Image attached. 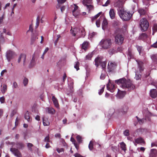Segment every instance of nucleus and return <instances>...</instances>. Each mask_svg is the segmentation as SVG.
Returning a JSON list of instances; mask_svg holds the SVG:
<instances>
[{
  "label": "nucleus",
  "instance_id": "1",
  "mask_svg": "<svg viewBox=\"0 0 157 157\" xmlns=\"http://www.w3.org/2000/svg\"><path fill=\"white\" fill-rule=\"evenodd\" d=\"M124 2L123 1H119L114 4V6L117 8L118 14L123 21L128 20V12L125 11L123 8Z\"/></svg>",
  "mask_w": 157,
  "mask_h": 157
},
{
  "label": "nucleus",
  "instance_id": "2",
  "mask_svg": "<svg viewBox=\"0 0 157 157\" xmlns=\"http://www.w3.org/2000/svg\"><path fill=\"white\" fill-rule=\"evenodd\" d=\"M99 44L103 49H108L112 44V40L110 38L103 39L100 41Z\"/></svg>",
  "mask_w": 157,
  "mask_h": 157
},
{
  "label": "nucleus",
  "instance_id": "3",
  "mask_svg": "<svg viewBox=\"0 0 157 157\" xmlns=\"http://www.w3.org/2000/svg\"><path fill=\"white\" fill-rule=\"evenodd\" d=\"M140 25L142 31H146L149 27V23L147 20L145 18L141 19L140 22Z\"/></svg>",
  "mask_w": 157,
  "mask_h": 157
},
{
  "label": "nucleus",
  "instance_id": "4",
  "mask_svg": "<svg viewBox=\"0 0 157 157\" xmlns=\"http://www.w3.org/2000/svg\"><path fill=\"white\" fill-rule=\"evenodd\" d=\"M115 82L120 86L123 89L128 88V82L125 78H122L116 80Z\"/></svg>",
  "mask_w": 157,
  "mask_h": 157
},
{
  "label": "nucleus",
  "instance_id": "5",
  "mask_svg": "<svg viewBox=\"0 0 157 157\" xmlns=\"http://www.w3.org/2000/svg\"><path fill=\"white\" fill-rule=\"evenodd\" d=\"M115 39V42L116 44H121L123 42L124 37L121 34H118L116 35Z\"/></svg>",
  "mask_w": 157,
  "mask_h": 157
},
{
  "label": "nucleus",
  "instance_id": "6",
  "mask_svg": "<svg viewBox=\"0 0 157 157\" xmlns=\"http://www.w3.org/2000/svg\"><path fill=\"white\" fill-rule=\"evenodd\" d=\"M78 30L79 31V33H81V34L80 35V37H84L85 36V29L81 27L80 29H78L77 28H75L74 29L72 33L73 34L74 36H75L76 34H77V33H76V31H77Z\"/></svg>",
  "mask_w": 157,
  "mask_h": 157
},
{
  "label": "nucleus",
  "instance_id": "7",
  "mask_svg": "<svg viewBox=\"0 0 157 157\" xmlns=\"http://www.w3.org/2000/svg\"><path fill=\"white\" fill-rule=\"evenodd\" d=\"M117 65V64L115 62H109L107 67L108 72H113L116 68Z\"/></svg>",
  "mask_w": 157,
  "mask_h": 157
},
{
  "label": "nucleus",
  "instance_id": "8",
  "mask_svg": "<svg viewBox=\"0 0 157 157\" xmlns=\"http://www.w3.org/2000/svg\"><path fill=\"white\" fill-rule=\"evenodd\" d=\"M105 59L102 56H98L95 60V65L97 67H98L99 64L103 62Z\"/></svg>",
  "mask_w": 157,
  "mask_h": 157
},
{
  "label": "nucleus",
  "instance_id": "9",
  "mask_svg": "<svg viewBox=\"0 0 157 157\" xmlns=\"http://www.w3.org/2000/svg\"><path fill=\"white\" fill-rule=\"evenodd\" d=\"M14 52L11 50L7 51L6 52V57L8 62L13 58Z\"/></svg>",
  "mask_w": 157,
  "mask_h": 157
},
{
  "label": "nucleus",
  "instance_id": "10",
  "mask_svg": "<svg viewBox=\"0 0 157 157\" xmlns=\"http://www.w3.org/2000/svg\"><path fill=\"white\" fill-rule=\"evenodd\" d=\"M10 151L17 157H21V154L18 149L12 147L10 149Z\"/></svg>",
  "mask_w": 157,
  "mask_h": 157
},
{
  "label": "nucleus",
  "instance_id": "11",
  "mask_svg": "<svg viewBox=\"0 0 157 157\" xmlns=\"http://www.w3.org/2000/svg\"><path fill=\"white\" fill-rule=\"evenodd\" d=\"M109 14V17L111 19H114L115 18L116 11L113 9H110Z\"/></svg>",
  "mask_w": 157,
  "mask_h": 157
},
{
  "label": "nucleus",
  "instance_id": "12",
  "mask_svg": "<svg viewBox=\"0 0 157 157\" xmlns=\"http://www.w3.org/2000/svg\"><path fill=\"white\" fill-rule=\"evenodd\" d=\"M126 94V92L125 91H121L118 90L117 97L118 98L121 99L125 96Z\"/></svg>",
  "mask_w": 157,
  "mask_h": 157
},
{
  "label": "nucleus",
  "instance_id": "13",
  "mask_svg": "<svg viewBox=\"0 0 157 157\" xmlns=\"http://www.w3.org/2000/svg\"><path fill=\"white\" fill-rule=\"evenodd\" d=\"M128 111L127 103H126L123 105L121 109V112L123 115L127 113Z\"/></svg>",
  "mask_w": 157,
  "mask_h": 157
},
{
  "label": "nucleus",
  "instance_id": "14",
  "mask_svg": "<svg viewBox=\"0 0 157 157\" xmlns=\"http://www.w3.org/2000/svg\"><path fill=\"white\" fill-rule=\"evenodd\" d=\"M136 61L138 63V68L140 71V72L143 71L144 70V63L142 61L139 60H136Z\"/></svg>",
  "mask_w": 157,
  "mask_h": 157
},
{
  "label": "nucleus",
  "instance_id": "15",
  "mask_svg": "<svg viewBox=\"0 0 157 157\" xmlns=\"http://www.w3.org/2000/svg\"><path fill=\"white\" fill-rule=\"evenodd\" d=\"M67 80L68 82V84L69 87L71 91H72V89L73 88L74 82L73 80L71 78H68Z\"/></svg>",
  "mask_w": 157,
  "mask_h": 157
},
{
  "label": "nucleus",
  "instance_id": "16",
  "mask_svg": "<svg viewBox=\"0 0 157 157\" xmlns=\"http://www.w3.org/2000/svg\"><path fill=\"white\" fill-rule=\"evenodd\" d=\"M16 145L17 148L19 149H22L25 146V144L21 141L17 142Z\"/></svg>",
  "mask_w": 157,
  "mask_h": 157
},
{
  "label": "nucleus",
  "instance_id": "17",
  "mask_svg": "<svg viewBox=\"0 0 157 157\" xmlns=\"http://www.w3.org/2000/svg\"><path fill=\"white\" fill-rule=\"evenodd\" d=\"M26 55L25 54H21L20 56H19L18 60V62L19 63L21 60V59H22L23 60V65H25V60L26 59Z\"/></svg>",
  "mask_w": 157,
  "mask_h": 157
},
{
  "label": "nucleus",
  "instance_id": "18",
  "mask_svg": "<svg viewBox=\"0 0 157 157\" xmlns=\"http://www.w3.org/2000/svg\"><path fill=\"white\" fill-rule=\"evenodd\" d=\"M90 45V43L89 42L87 41H84L82 44L81 46V48L82 49L85 50H86Z\"/></svg>",
  "mask_w": 157,
  "mask_h": 157
},
{
  "label": "nucleus",
  "instance_id": "19",
  "mask_svg": "<svg viewBox=\"0 0 157 157\" xmlns=\"http://www.w3.org/2000/svg\"><path fill=\"white\" fill-rule=\"evenodd\" d=\"M107 89L111 92H113L114 90V86L111 83H109L106 85Z\"/></svg>",
  "mask_w": 157,
  "mask_h": 157
},
{
  "label": "nucleus",
  "instance_id": "20",
  "mask_svg": "<svg viewBox=\"0 0 157 157\" xmlns=\"http://www.w3.org/2000/svg\"><path fill=\"white\" fill-rule=\"evenodd\" d=\"M35 55L34 54L32 56V59L29 65V67H32L34 66L36 64V61H35Z\"/></svg>",
  "mask_w": 157,
  "mask_h": 157
},
{
  "label": "nucleus",
  "instance_id": "21",
  "mask_svg": "<svg viewBox=\"0 0 157 157\" xmlns=\"http://www.w3.org/2000/svg\"><path fill=\"white\" fill-rule=\"evenodd\" d=\"M52 99L55 106L57 108H59V105L57 99L54 96H52Z\"/></svg>",
  "mask_w": 157,
  "mask_h": 157
},
{
  "label": "nucleus",
  "instance_id": "22",
  "mask_svg": "<svg viewBox=\"0 0 157 157\" xmlns=\"http://www.w3.org/2000/svg\"><path fill=\"white\" fill-rule=\"evenodd\" d=\"M151 96L153 98H155L157 96V92L155 89H153L150 91Z\"/></svg>",
  "mask_w": 157,
  "mask_h": 157
},
{
  "label": "nucleus",
  "instance_id": "23",
  "mask_svg": "<svg viewBox=\"0 0 157 157\" xmlns=\"http://www.w3.org/2000/svg\"><path fill=\"white\" fill-rule=\"evenodd\" d=\"M134 54L131 49H128V59H134Z\"/></svg>",
  "mask_w": 157,
  "mask_h": 157
},
{
  "label": "nucleus",
  "instance_id": "24",
  "mask_svg": "<svg viewBox=\"0 0 157 157\" xmlns=\"http://www.w3.org/2000/svg\"><path fill=\"white\" fill-rule=\"evenodd\" d=\"M157 155V151L155 149H151L150 153L151 157H155Z\"/></svg>",
  "mask_w": 157,
  "mask_h": 157
},
{
  "label": "nucleus",
  "instance_id": "25",
  "mask_svg": "<svg viewBox=\"0 0 157 157\" xmlns=\"http://www.w3.org/2000/svg\"><path fill=\"white\" fill-rule=\"evenodd\" d=\"M66 0H57L58 4L56 6V8L57 9H59L62 6V4L64 3Z\"/></svg>",
  "mask_w": 157,
  "mask_h": 157
},
{
  "label": "nucleus",
  "instance_id": "26",
  "mask_svg": "<svg viewBox=\"0 0 157 157\" xmlns=\"http://www.w3.org/2000/svg\"><path fill=\"white\" fill-rule=\"evenodd\" d=\"M119 144L120 147L122 149V150L124 151V152H125L126 151V144L123 142L121 143H119Z\"/></svg>",
  "mask_w": 157,
  "mask_h": 157
},
{
  "label": "nucleus",
  "instance_id": "27",
  "mask_svg": "<svg viewBox=\"0 0 157 157\" xmlns=\"http://www.w3.org/2000/svg\"><path fill=\"white\" fill-rule=\"evenodd\" d=\"M128 90H133L135 88V86L132 83V82L130 81L129 79H128Z\"/></svg>",
  "mask_w": 157,
  "mask_h": 157
},
{
  "label": "nucleus",
  "instance_id": "28",
  "mask_svg": "<svg viewBox=\"0 0 157 157\" xmlns=\"http://www.w3.org/2000/svg\"><path fill=\"white\" fill-rule=\"evenodd\" d=\"M135 142L138 144L145 143L144 140L141 137H139L135 139Z\"/></svg>",
  "mask_w": 157,
  "mask_h": 157
},
{
  "label": "nucleus",
  "instance_id": "29",
  "mask_svg": "<svg viewBox=\"0 0 157 157\" xmlns=\"http://www.w3.org/2000/svg\"><path fill=\"white\" fill-rule=\"evenodd\" d=\"M84 6H86L87 9L88 10L89 12L90 13V12L92 10H93L94 9V6L93 5H88L87 4H85L84 5Z\"/></svg>",
  "mask_w": 157,
  "mask_h": 157
},
{
  "label": "nucleus",
  "instance_id": "30",
  "mask_svg": "<svg viewBox=\"0 0 157 157\" xmlns=\"http://www.w3.org/2000/svg\"><path fill=\"white\" fill-rule=\"evenodd\" d=\"M100 65H101V67L102 69V71L106 70V62L105 60L103 62L101 63Z\"/></svg>",
  "mask_w": 157,
  "mask_h": 157
},
{
  "label": "nucleus",
  "instance_id": "31",
  "mask_svg": "<svg viewBox=\"0 0 157 157\" xmlns=\"http://www.w3.org/2000/svg\"><path fill=\"white\" fill-rule=\"evenodd\" d=\"M25 119L27 120L28 122L31 121V118L29 116V113L28 111L25 114Z\"/></svg>",
  "mask_w": 157,
  "mask_h": 157
},
{
  "label": "nucleus",
  "instance_id": "32",
  "mask_svg": "<svg viewBox=\"0 0 157 157\" xmlns=\"http://www.w3.org/2000/svg\"><path fill=\"white\" fill-rule=\"evenodd\" d=\"M106 70L102 71L101 75L100 76V78L102 80L104 79L106 77Z\"/></svg>",
  "mask_w": 157,
  "mask_h": 157
},
{
  "label": "nucleus",
  "instance_id": "33",
  "mask_svg": "<svg viewBox=\"0 0 157 157\" xmlns=\"http://www.w3.org/2000/svg\"><path fill=\"white\" fill-rule=\"evenodd\" d=\"M74 9L72 11V13L74 16H76L77 14H75V11H76L78 9V7L75 4H74Z\"/></svg>",
  "mask_w": 157,
  "mask_h": 157
},
{
  "label": "nucleus",
  "instance_id": "34",
  "mask_svg": "<svg viewBox=\"0 0 157 157\" xmlns=\"http://www.w3.org/2000/svg\"><path fill=\"white\" fill-rule=\"evenodd\" d=\"M43 122L44 125L45 126H48L50 124V123L48 119L46 118L44 119V117H43Z\"/></svg>",
  "mask_w": 157,
  "mask_h": 157
},
{
  "label": "nucleus",
  "instance_id": "35",
  "mask_svg": "<svg viewBox=\"0 0 157 157\" xmlns=\"http://www.w3.org/2000/svg\"><path fill=\"white\" fill-rule=\"evenodd\" d=\"M138 12L141 16L144 15L146 13V12L144 9H140L138 10Z\"/></svg>",
  "mask_w": 157,
  "mask_h": 157
},
{
  "label": "nucleus",
  "instance_id": "36",
  "mask_svg": "<svg viewBox=\"0 0 157 157\" xmlns=\"http://www.w3.org/2000/svg\"><path fill=\"white\" fill-rule=\"evenodd\" d=\"M7 89V86L6 84H3L2 89L1 90L2 92L4 94L6 92Z\"/></svg>",
  "mask_w": 157,
  "mask_h": 157
},
{
  "label": "nucleus",
  "instance_id": "37",
  "mask_svg": "<svg viewBox=\"0 0 157 157\" xmlns=\"http://www.w3.org/2000/svg\"><path fill=\"white\" fill-rule=\"evenodd\" d=\"M48 112L49 113L53 114L55 112V110L54 109L52 108H47Z\"/></svg>",
  "mask_w": 157,
  "mask_h": 157
},
{
  "label": "nucleus",
  "instance_id": "38",
  "mask_svg": "<svg viewBox=\"0 0 157 157\" xmlns=\"http://www.w3.org/2000/svg\"><path fill=\"white\" fill-rule=\"evenodd\" d=\"M136 48L138 51L140 55L143 52V49L142 46H139L138 45L136 46Z\"/></svg>",
  "mask_w": 157,
  "mask_h": 157
},
{
  "label": "nucleus",
  "instance_id": "39",
  "mask_svg": "<svg viewBox=\"0 0 157 157\" xmlns=\"http://www.w3.org/2000/svg\"><path fill=\"white\" fill-rule=\"evenodd\" d=\"M101 12H100L99 13H98L97 14L95 15V16L91 18V20L92 21H94L96 19H97L101 14Z\"/></svg>",
  "mask_w": 157,
  "mask_h": 157
},
{
  "label": "nucleus",
  "instance_id": "40",
  "mask_svg": "<svg viewBox=\"0 0 157 157\" xmlns=\"http://www.w3.org/2000/svg\"><path fill=\"white\" fill-rule=\"evenodd\" d=\"M109 52L110 55H113L117 52L116 50L114 48H112L109 51Z\"/></svg>",
  "mask_w": 157,
  "mask_h": 157
},
{
  "label": "nucleus",
  "instance_id": "41",
  "mask_svg": "<svg viewBox=\"0 0 157 157\" xmlns=\"http://www.w3.org/2000/svg\"><path fill=\"white\" fill-rule=\"evenodd\" d=\"M147 37V35L145 33H142L139 36V38L142 40H144Z\"/></svg>",
  "mask_w": 157,
  "mask_h": 157
},
{
  "label": "nucleus",
  "instance_id": "42",
  "mask_svg": "<svg viewBox=\"0 0 157 157\" xmlns=\"http://www.w3.org/2000/svg\"><path fill=\"white\" fill-rule=\"evenodd\" d=\"M136 118H137L138 122H139L140 124H143L144 122L146 121V120L144 119H140L137 116L136 117Z\"/></svg>",
  "mask_w": 157,
  "mask_h": 157
},
{
  "label": "nucleus",
  "instance_id": "43",
  "mask_svg": "<svg viewBox=\"0 0 157 157\" xmlns=\"http://www.w3.org/2000/svg\"><path fill=\"white\" fill-rule=\"evenodd\" d=\"M150 0H143V5L145 6V8H147L146 6H147L149 3V1Z\"/></svg>",
  "mask_w": 157,
  "mask_h": 157
},
{
  "label": "nucleus",
  "instance_id": "44",
  "mask_svg": "<svg viewBox=\"0 0 157 157\" xmlns=\"http://www.w3.org/2000/svg\"><path fill=\"white\" fill-rule=\"evenodd\" d=\"M82 2L84 5L85 4H91L92 3V0H83Z\"/></svg>",
  "mask_w": 157,
  "mask_h": 157
},
{
  "label": "nucleus",
  "instance_id": "45",
  "mask_svg": "<svg viewBox=\"0 0 157 157\" xmlns=\"http://www.w3.org/2000/svg\"><path fill=\"white\" fill-rule=\"evenodd\" d=\"M79 63L78 62H75V63L74 65V67L76 69L77 71L79 69Z\"/></svg>",
  "mask_w": 157,
  "mask_h": 157
},
{
  "label": "nucleus",
  "instance_id": "46",
  "mask_svg": "<svg viewBox=\"0 0 157 157\" xmlns=\"http://www.w3.org/2000/svg\"><path fill=\"white\" fill-rule=\"evenodd\" d=\"M93 56L91 53H89L86 56V59L91 60V58Z\"/></svg>",
  "mask_w": 157,
  "mask_h": 157
},
{
  "label": "nucleus",
  "instance_id": "47",
  "mask_svg": "<svg viewBox=\"0 0 157 157\" xmlns=\"http://www.w3.org/2000/svg\"><path fill=\"white\" fill-rule=\"evenodd\" d=\"M33 145L31 143H28L27 144V146L29 150L32 151V149L31 148L32 147H33Z\"/></svg>",
  "mask_w": 157,
  "mask_h": 157
},
{
  "label": "nucleus",
  "instance_id": "48",
  "mask_svg": "<svg viewBox=\"0 0 157 157\" xmlns=\"http://www.w3.org/2000/svg\"><path fill=\"white\" fill-rule=\"evenodd\" d=\"M108 24V21L105 18L103 21L102 23V26L103 27L106 26Z\"/></svg>",
  "mask_w": 157,
  "mask_h": 157
},
{
  "label": "nucleus",
  "instance_id": "49",
  "mask_svg": "<svg viewBox=\"0 0 157 157\" xmlns=\"http://www.w3.org/2000/svg\"><path fill=\"white\" fill-rule=\"evenodd\" d=\"M134 13V12L131 11L128 12V20H130L132 18V15Z\"/></svg>",
  "mask_w": 157,
  "mask_h": 157
},
{
  "label": "nucleus",
  "instance_id": "50",
  "mask_svg": "<svg viewBox=\"0 0 157 157\" xmlns=\"http://www.w3.org/2000/svg\"><path fill=\"white\" fill-rule=\"evenodd\" d=\"M89 148L90 150H92L93 148V143L91 141L90 142L89 144Z\"/></svg>",
  "mask_w": 157,
  "mask_h": 157
},
{
  "label": "nucleus",
  "instance_id": "51",
  "mask_svg": "<svg viewBox=\"0 0 157 157\" xmlns=\"http://www.w3.org/2000/svg\"><path fill=\"white\" fill-rule=\"evenodd\" d=\"M76 139L79 143H81L82 141V137L79 135H77L76 136Z\"/></svg>",
  "mask_w": 157,
  "mask_h": 157
},
{
  "label": "nucleus",
  "instance_id": "52",
  "mask_svg": "<svg viewBox=\"0 0 157 157\" xmlns=\"http://www.w3.org/2000/svg\"><path fill=\"white\" fill-rule=\"evenodd\" d=\"M145 148L143 147H138L137 148V150L138 151H141L142 152H144V151L145 150Z\"/></svg>",
  "mask_w": 157,
  "mask_h": 157
},
{
  "label": "nucleus",
  "instance_id": "53",
  "mask_svg": "<svg viewBox=\"0 0 157 157\" xmlns=\"http://www.w3.org/2000/svg\"><path fill=\"white\" fill-rule=\"evenodd\" d=\"M153 32L152 35H154V33L157 31V24H155L154 25L153 28Z\"/></svg>",
  "mask_w": 157,
  "mask_h": 157
},
{
  "label": "nucleus",
  "instance_id": "54",
  "mask_svg": "<svg viewBox=\"0 0 157 157\" xmlns=\"http://www.w3.org/2000/svg\"><path fill=\"white\" fill-rule=\"evenodd\" d=\"M28 79L27 78L25 77L23 80V82L24 86H25L27 85L28 84Z\"/></svg>",
  "mask_w": 157,
  "mask_h": 157
},
{
  "label": "nucleus",
  "instance_id": "55",
  "mask_svg": "<svg viewBox=\"0 0 157 157\" xmlns=\"http://www.w3.org/2000/svg\"><path fill=\"white\" fill-rule=\"evenodd\" d=\"M136 76L135 77V78H136V80L139 79L141 77V75H139L138 74V72H136Z\"/></svg>",
  "mask_w": 157,
  "mask_h": 157
},
{
  "label": "nucleus",
  "instance_id": "56",
  "mask_svg": "<svg viewBox=\"0 0 157 157\" xmlns=\"http://www.w3.org/2000/svg\"><path fill=\"white\" fill-rule=\"evenodd\" d=\"M151 59L154 61L157 60V54L153 55L151 56Z\"/></svg>",
  "mask_w": 157,
  "mask_h": 157
},
{
  "label": "nucleus",
  "instance_id": "57",
  "mask_svg": "<svg viewBox=\"0 0 157 157\" xmlns=\"http://www.w3.org/2000/svg\"><path fill=\"white\" fill-rule=\"evenodd\" d=\"M110 0H108L102 6H107L110 4Z\"/></svg>",
  "mask_w": 157,
  "mask_h": 157
},
{
  "label": "nucleus",
  "instance_id": "58",
  "mask_svg": "<svg viewBox=\"0 0 157 157\" xmlns=\"http://www.w3.org/2000/svg\"><path fill=\"white\" fill-rule=\"evenodd\" d=\"M100 20L99 19L97 20L96 22V24L97 26L98 27H100Z\"/></svg>",
  "mask_w": 157,
  "mask_h": 157
},
{
  "label": "nucleus",
  "instance_id": "59",
  "mask_svg": "<svg viewBox=\"0 0 157 157\" xmlns=\"http://www.w3.org/2000/svg\"><path fill=\"white\" fill-rule=\"evenodd\" d=\"M44 141L47 142H50V140L49 139V137L48 136H47L45 137L44 139Z\"/></svg>",
  "mask_w": 157,
  "mask_h": 157
},
{
  "label": "nucleus",
  "instance_id": "60",
  "mask_svg": "<svg viewBox=\"0 0 157 157\" xmlns=\"http://www.w3.org/2000/svg\"><path fill=\"white\" fill-rule=\"evenodd\" d=\"M56 150L58 153H60L61 152L64 151V149L63 148H58Z\"/></svg>",
  "mask_w": 157,
  "mask_h": 157
},
{
  "label": "nucleus",
  "instance_id": "61",
  "mask_svg": "<svg viewBox=\"0 0 157 157\" xmlns=\"http://www.w3.org/2000/svg\"><path fill=\"white\" fill-rule=\"evenodd\" d=\"M4 18V14H3L1 17H0V24H1Z\"/></svg>",
  "mask_w": 157,
  "mask_h": 157
},
{
  "label": "nucleus",
  "instance_id": "62",
  "mask_svg": "<svg viewBox=\"0 0 157 157\" xmlns=\"http://www.w3.org/2000/svg\"><path fill=\"white\" fill-rule=\"evenodd\" d=\"M60 7L61 12L63 13V11L65 10L66 9V7L64 6H61Z\"/></svg>",
  "mask_w": 157,
  "mask_h": 157
},
{
  "label": "nucleus",
  "instance_id": "63",
  "mask_svg": "<svg viewBox=\"0 0 157 157\" xmlns=\"http://www.w3.org/2000/svg\"><path fill=\"white\" fill-rule=\"evenodd\" d=\"M5 100V98L4 97H2L0 98V101L2 103H3L4 102Z\"/></svg>",
  "mask_w": 157,
  "mask_h": 157
},
{
  "label": "nucleus",
  "instance_id": "64",
  "mask_svg": "<svg viewBox=\"0 0 157 157\" xmlns=\"http://www.w3.org/2000/svg\"><path fill=\"white\" fill-rule=\"evenodd\" d=\"M157 146V141L152 142L151 144V147Z\"/></svg>",
  "mask_w": 157,
  "mask_h": 157
}]
</instances>
